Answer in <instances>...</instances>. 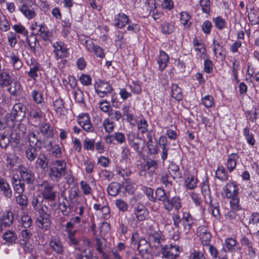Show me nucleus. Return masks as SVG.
<instances>
[{"mask_svg": "<svg viewBox=\"0 0 259 259\" xmlns=\"http://www.w3.org/2000/svg\"><path fill=\"white\" fill-rule=\"evenodd\" d=\"M26 41L32 52L36 54V48L39 45V40L36 36L33 34L26 38Z\"/></svg>", "mask_w": 259, "mask_h": 259, "instance_id": "31", "label": "nucleus"}, {"mask_svg": "<svg viewBox=\"0 0 259 259\" xmlns=\"http://www.w3.org/2000/svg\"><path fill=\"white\" fill-rule=\"evenodd\" d=\"M54 48V52L56 55L57 59L66 57L68 54V49L65 46L64 44L61 42H56L53 45Z\"/></svg>", "mask_w": 259, "mask_h": 259, "instance_id": "13", "label": "nucleus"}, {"mask_svg": "<svg viewBox=\"0 0 259 259\" xmlns=\"http://www.w3.org/2000/svg\"><path fill=\"white\" fill-rule=\"evenodd\" d=\"M171 96L177 101H181L183 99L182 90L177 84H172Z\"/></svg>", "mask_w": 259, "mask_h": 259, "instance_id": "39", "label": "nucleus"}, {"mask_svg": "<svg viewBox=\"0 0 259 259\" xmlns=\"http://www.w3.org/2000/svg\"><path fill=\"white\" fill-rule=\"evenodd\" d=\"M202 11L203 13L208 14L210 12V1L209 0H200Z\"/></svg>", "mask_w": 259, "mask_h": 259, "instance_id": "62", "label": "nucleus"}, {"mask_svg": "<svg viewBox=\"0 0 259 259\" xmlns=\"http://www.w3.org/2000/svg\"><path fill=\"white\" fill-rule=\"evenodd\" d=\"M162 257L168 259H177L179 257L180 247L179 245L167 244L161 246Z\"/></svg>", "mask_w": 259, "mask_h": 259, "instance_id": "4", "label": "nucleus"}, {"mask_svg": "<svg viewBox=\"0 0 259 259\" xmlns=\"http://www.w3.org/2000/svg\"><path fill=\"white\" fill-rule=\"evenodd\" d=\"M38 151L39 150L28 145L25 151V155L27 160L30 162L34 161L38 157Z\"/></svg>", "mask_w": 259, "mask_h": 259, "instance_id": "28", "label": "nucleus"}, {"mask_svg": "<svg viewBox=\"0 0 259 259\" xmlns=\"http://www.w3.org/2000/svg\"><path fill=\"white\" fill-rule=\"evenodd\" d=\"M148 240L151 244H152L154 246L157 248L164 240V238L162 233L158 231L150 234L148 236Z\"/></svg>", "mask_w": 259, "mask_h": 259, "instance_id": "20", "label": "nucleus"}, {"mask_svg": "<svg viewBox=\"0 0 259 259\" xmlns=\"http://www.w3.org/2000/svg\"><path fill=\"white\" fill-rule=\"evenodd\" d=\"M212 21L216 27L220 30L223 29L225 27L226 21L221 16L213 18Z\"/></svg>", "mask_w": 259, "mask_h": 259, "instance_id": "55", "label": "nucleus"}, {"mask_svg": "<svg viewBox=\"0 0 259 259\" xmlns=\"http://www.w3.org/2000/svg\"><path fill=\"white\" fill-rule=\"evenodd\" d=\"M237 244V241L233 238H229L225 240V246L229 251H235V247Z\"/></svg>", "mask_w": 259, "mask_h": 259, "instance_id": "49", "label": "nucleus"}, {"mask_svg": "<svg viewBox=\"0 0 259 259\" xmlns=\"http://www.w3.org/2000/svg\"><path fill=\"white\" fill-rule=\"evenodd\" d=\"M31 96L33 100L37 104H42L44 103V98L41 92L34 90H32L31 93Z\"/></svg>", "mask_w": 259, "mask_h": 259, "instance_id": "48", "label": "nucleus"}, {"mask_svg": "<svg viewBox=\"0 0 259 259\" xmlns=\"http://www.w3.org/2000/svg\"><path fill=\"white\" fill-rule=\"evenodd\" d=\"M103 125L106 132L110 133L113 131L114 123L110 121L109 118H106L104 120Z\"/></svg>", "mask_w": 259, "mask_h": 259, "instance_id": "56", "label": "nucleus"}, {"mask_svg": "<svg viewBox=\"0 0 259 259\" xmlns=\"http://www.w3.org/2000/svg\"><path fill=\"white\" fill-rule=\"evenodd\" d=\"M3 238L6 241L5 244L12 245L15 243L17 237L14 232L9 230L3 234Z\"/></svg>", "mask_w": 259, "mask_h": 259, "instance_id": "34", "label": "nucleus"}, {"mask_svg": "<svg viewBox=\"0 0 259 259\" xmlns=\"http://www.w3.org/2000/svg\"><path fill=\"white\" fill-rule=\"evenodd\" d=\"M18 171L20 174V179L22 181L27 184H32L35 180L34 173L31 170L23 165H19Z\"/></svg>", "mask_w": 259, "mask_h": 259, "instance_id": "6", "label": "nucleus"}, {"mask_svg": "<svg viewBox=\"0 0 259 259\" xmlns=\"http://www.w3.org/2000/svg\"><path fill=\"white\" fill-rule=\"evenodd\" d=\"M149 153L151 154H156L158 153V148L156 142H153L150 138L147 142Z\"/></svg>", "mask_w": 259, "mask_h": 259, "instance_id": "52", "label": "nucleus"}, {"mask_svg": "<svg viewBox=\"0 0 259 259\" xmlns=\"http://www.w3.org/2000/svg\"><path fill=\"white\" fill-rule=\"evenodd\" d=\"M213 98L211 96L206 95L202 99V104L206 108H209L213 104Z\"/></svg>", "mask_w": 259, "mask_h": 259, "instance_id": "63", "label": "nucleus"}, {"mask_svg": "<svg viewBox=\"0 0 259 259\" xmlns=\"http://www.w3.org/2000/svg\"><path fill=\"white\" fill-rule=\"evenodd\" d=\"M16 200L17 203L21 206L22 208L26 207L28 205L27 197L25 195L22 194H18V195L16 196Z\"/></svg>", "mask_w": 259, "mask_h": 259, "instance_id": "50", "label": "nucleus"}, {"mask_svg": "<svg viewBox=\"0 0 259 259\" xmlns=\"http://www.w3.org/2000/svg\"><path fill=\"white\" fill-rule=\"evenodd\" d=\"M42 117V113L40 111H37L35 109H31L28 113L29 119L32 122V124L36 126L40 122Z\"/></svg>", "mask_w": 259, "mask_h": 259, "instance_id": "19", "label": "nucleus"}, {"mask_svg": "<svg viewBox=\"0 0 259 259\" xmlns=\"http://www.w3.org/2000/svg\"><path fill=\"white\" fill-rule=\"evenodd\" d=\"M114 25L119 28H121L129 22L128 17L123 13H119L115 16Z\"/></svg>", "mask_w": 259, "mask_h": 259, "instance_id": "25", "label": "nucleus"}, {"mask_svg": "<svg viewBox=\"0 0 259 259\" xmlns=\"http://www.w3.org/2000/svg\"><path fill=\"white\" fill-rule=\"evenodd\" d=\"M93 207L96 210H101L104 218L107 219L109 217L110 209L109 207L106 205V203H104L103 202L102 204L101 203L95 204Z\"/></svg>", "mask_w": 259, "mask_h": 259, "instance_id": "36", "label": "nucleus"}, {"mask_svg": "<svg viewBox=\"0 0 259 259\" xmlns=\"http://www.w3.org/2000/svg\"><path fill=\"white\" fill-rule=\"evenodd\" d=\"M42 186L44 188L42 192V195L44 199L48 201H54L57 195V192L54 189V185L47 181H44Z\"/></svg>", "mask_w": 259, "mask_h": 259, "instance_id": "5", "label": "nucleus"}, {"mask_svg": "<svg viewBox=\"0 0 259 259\" xmlns=\"http://www.w3.org/2000/svg\"><path fill=\"white\" fill-rule=\"evenodd\" d=\"M168 60L169 57L166 53L163 51H160L157 59L159 70L163 71L166 67Z\"/></svg>", "mask_w": 259, "mask_h": 259, "instance_id": "30", "label": "nucleus"}, {"mask_svg": "<svg viewBox=\"0 0 259 259\" xmlns=\"http://www.w3.org/2000/svg\"><path fill=\"white\" fill-rule=\"evenodd\" d=\"M226 195L228 197L231 198L230 205L231 208L234 210H239L240 209L239 205V200L237 196V191L234 188L233 192L232 193L229 189L227 188L226 190Z\"/></svg>", "mask_w": 259, "mask_h": 259, "instance_id": "15", "label": "nucleus"}, {"mask_svg": "<svg viewBox=\"0 0 259 259\" xmlns=\"http://www.w3.org/2000/svg\"><path fill=\"white\" fill-rule=\"evenodd\" d=\"M38 34L40 36L42 39L45 41L49 40L51 34L47 27L45 25L42 24L38 25Z\"/></svg>", "mask_w": 259, "mask_h": 259, "instance_id": "38", "label": "nucleus"}, {"mask_svg": "<svg viewBox=\"0 0 259 259\" xmlns=\"http://www.w3.org/2000/svg\"><path fill=\"white\" fill-rule=\"evenodd\" d=\"M111 138H113V139H115L118 143L120 144H122L125 142V137L123 134L121 133H115L114 135L107 137L106 140H108V139H110V142H111Z\"/></svg>", "mask_w": 259, "mask_h": 259, "instance_id": "54", "label": "nucleus"}, {"mask_svg": "<svg viewBox=\"0 0 259 259\" xmlns=\"http://www.w3.org/2000/svg\"><path fill=\"white\" fill-rule=\"evenodd\" d=\"M94 88L96 92L101 97H104L112 91V88L109 82L101 80H99L96 82Z\"/></svg>", "mask_w": 259, "mask_h": 259, "instance_id": "7", "label": "nucleus"}, {"mask_svg": "<svg viewBox=\"0 0 259 259\" xmlns=\"http://www.w3.org/2000/svg\"><path fill=\"white\" fill-rule=\"evenodd\" d=\"M163 204L164 209L167 211H171L173 208L178 211L182 207L180 199L177 196L170 198L169 196Z\"/></svg>", "mask_w": 259, "mask_h": 259, "instance_id": "10", "label": "nucleus"}, {"mask_svg": "<svg viewBox=\"0 0 259 259\" xmlns=\"http://www.w3.org/2000/svg\"><path fill=\"white\" fill-rule=\"evenodd\" d=\"M169 171L170 172H173L174 174L175 175V177L178 178H182V175L181 172H180V168L179 166L176 164L175 163H171L169 167Z\"/></svg>", "mask_w": 259, "mask_h": 259, "instance_id": "64", "label": "nucleus"}, {"mask_svg": "<svg viewBox=\"0 0 259 259\" xmlns=\"http://www.w3.org/2000/svg\"><path fill=\"white\" fill-rule=\"evenodd\" d=\"M161 28L162 32L165 34H171L175 30L174 25L171 23H164Z\"/></svg>", "mask_w": 259, "mask_h": 259, "instance_id": "45", "label": "nucleus"}, {"mask_svg": "<svg viewBox=\"0 0 259 259\" xmlns=\"http://www.w3.org/2000/svg\"><path fill=\"white\" fill-rule=\"evenodd\" d=\"M10 85L8 89L9 93L11 95L14 96L19 95L21 89V84L19 82L15 81L14 82L13 81V83Z\"/></svg>", "mask_w": 259, "mask_h": 259, "instance_id": "37", "label": "nucleus"}, {"mask_svg": "<svg viewBox=\"0 0 259 259\" xmlns=\"http://www.w3.org/2000/svg\"><path fill=\"white\" fill-rule=\"evenodd\" d=\"M30 61V68L28 72V75L35 80L38 76L37 71L39 70L40 65L34 58L31 59Z\"/></svg>", "mask_w": 259, "mask_h": 259, "instance_id": "23", "label": "nucleus"}, {"mask_svg": "<svg viewBox=\"0 0 259 259\" xmlns=\"http://www.w3.org/2000/svg\"><path fill=\"white\" fill-rule=\"evenodd\" d=\"M201 192L204 198H205L206 196H208L209 199L210 198V191L207 181L203 182L202 183Z\"/></svg>", "mask_w": 259, "mask_h": 259, "instance_id": "59", "label": "nucleus"}, {"mask_svg": "<svg viewBox=\"0 0 259 259\" xmlns=\"http://www.w3.org/2000/svg\"><path fill=\"white\" fill-rule=\"evenodd\" d=\"M12 184L15 192L17 194L23 193L25 190V184L20 179L13 177Z\"/></svg>", "mask_w": 259, "mask_h": 259, "instance_id": "32", "label": "nucleus"}, {"mask_svg": "<svg viewBox=\"0 0 259 259\" xmlns=\"http://www.w3.org/2000/svg\"><path fill=\"white\" fill-rule=\"evenodd\" d=\"M67 173L66 162L65 160H56L50 165L49 178L53 181L58 182Z\"/></svg>", "mask_w": 259, "mask_h": 259, "instance_id": "1", "label": "nucleus"}, {"mask_svg": "<svg viewBox=\"0 0 259 259\" xmlns=\"http://www.w3.org/2000/svg\"><path fill=\"white\" fill-rule=\"evenodd\" d=\"M24 132L20 131V128L18 126L13 127L11 130L10 137L11 139L15 142L18 141Z\"/></svg>", "mask_w": 259, "mask_h": 259, "instance_id": "43", "label": "nucleus"}, {"mask_svg": "<svg viewBox=\"0 0 259 259\" xmlns=\"http://www.w3.org/2000/svg\"><path fill=\"white\" fill-rule=\"evenodd\" d=\"M48 166L49 159L47 156L44 154L39 155L35 162V167L45 172L47 171Z\"/></svg>", "mask_w": 259, "mask_h": 259, "instance_id": "14", "label": "nucleus"}, {"mask_svg": "<svg viewBox=\"0 0 259 259\" xmlns=\"http://www.w3.org/2000/svg\"><path fill=\"white\" fill-rule=\"evenodd\" d=\"M127 141L130 145L139 154H142L145 147V141L136 134L130 132L127 135Z\"/></svg>", "mask_w": 259, "mask_h": 259, "instance_id": "3", "label": "nucleus"}, {"mask_svg": "<svg viewBox=\"0 0 259 259\" xmlns=\"http://www.w3.org/2000/svg\"><path fill=\"white\" fill-rule=\"evenodd\" d=\"M197 235L199 237L203 245H208L210 241L211 235L205 226H200L197 230Z\"/></svg>", "mask_w": 259, "mask_h": 259, "instance_id": "11", "label": "nucleus"}, {"mask_svg": "<svg viewBox=\"0 0 259 259\" xmlns=\"http://www.w3.org/2000/svg\"><path fill=\"white\" fill-rule=\"evenodd\" d=\"M158 163L155 160L148 159L143 166L144 170L149 172H154L158 168Z\"/></svg>", "mask_w": 259, "mask_h": 259, "instance_id": "35", "label": "nucleus"}, {"mask_svg": "<svg viewBox=\"0 0 259 259\" xmlns=\"http://www.w3.org/2000/svg\"><path fill=\"white\" fill-rule=\"evenodd\" d=\"M26 107L22 103H18L14 104L11 113L6 115L5 118L8 120L20 121L22 120L26 116Z\"/></svg>", "mask_w": 259, "mask_h": 259, "instance_id": "2", "label": "nucleus"}, {"mask_svg": "<svg viewBox=\"0 0 259 259\" xmlns=\"http://www.w3.org/2000/svg\"><path fill=\"white\" fill-rule=\"evenodd\" d=\"M53 106L56 112L61 114L62 110L64 108L63 100L60 98H57L54 101Z\"/></svg>", "mask_w": 259, "mask_h": 259, "instance_id": "53", "label": "nucleus"}, {"mask_svg": "<svg viewBox=\"0 0 259 259\" xmlns=\"http://www.w3.org/2000/svg\"><path fill=\"white\" fill-rule=\"evenodd\" d=\"M238 158L239 156L236 153H231L228 156L226 165L230 172H232L235 168L236 161Z\"/></svg>", "mask_w": 259, "mask_h": 259, "instance_id": "27", "label": "nucleus"}, {"mask_svg": "<svg viewBox=\"0 0 259 259\" xmlns=\"http://www.w3.org/2000/svg\"><path fill=\"white\" fill-rule=\"evenodd\" d=\"M151 243L145 239H141L138 243V250L142 258L149 259L151 256Z\"/></svg>", "mask_w": 259, "mask_h": 259, "instance_id": "8", "label": "nucleus"}, {"mask_svg": "<svg viewBox=\"0 0 259 259\" xmlns=\"http://www.w3.org/2000/svg\"><path fill=\"white\" fill-rule=\"evenodd\" d=\"M143 191L149 200L152 202L156 201V198L154 195V190L153 189L145 187L143 188Z\"/></svg>", "mask_w": 259, "mask_h": 259, "instance_id": "61", "label": "nucleus"}, {"mask_svg": "<svg viewBox=\"0 0 259 259\" xmlns=\"http://www.w3.org/2000/svg\"><path fill=\"white\" fill-rule=\"evenodd\" d=\"M80 187L82 189L83 194L85 195H89L92 194V189L90 186L87 183V182L81 181L80 183Z\"/></svg>", "mask_w": 259, "mask_h": 259, "instance_id": "58", "label": "nucleus"}, {"mask_svg": "<svg viewBox=\"0 0 259 259\" xmlns=\"http://www.w3.org/2000/svg\"><path fill=\"white\" fill-rule=\"evenodd\" d=\"M13 81V77L8 71L3 70L0 73V87L1 88L9 87Z\"/></svg>", "mask_w": 259, "mask_h": 259, "instance_id": "18", "label": "nucleus"}, {"mask_svg": "<svg viewBox=\"0 0 259 259\" xmlns=\"http://www.w3.org/2000/svg\"><path fill=\"white\" fill-rule=\"evenodd\" d=\"M156 195L158 197L159 201L162 202V203L166 200V199L169 196V193H166L164 190L161 188H158L156 190Z\"/></svg>", "mask_w": 259, "mask_h": 259, "instance_id": "51", "label": "nucleus"}, {"mask_svg": "<svg viewBox=\"0 0 259 259\" xmlns=\"http://www.w3.org/2000/svg\"><path fill=\"white\" fill-rule=\"evenodd\" d=\"M41 134L46 138H51L54 136L53 127L48 123H43L39 126Z\"/></svg>", "mask_w": 259, "mask_h": 259, "instance_id": "33", "label": "nucleus"}, {"mask_svg": "<svg viewBox=\"0 0 259 259\" xmlns=\"http://www.w3.org/2000/svg\"><path fill=\"white\" fill-rule=\"evenodd\" d=\"M50 217L51 215H49L48 217H39V218L37 220V222L39 224L38 226L40 228L47 230L50 225Z\"/></svg>", "mask_w": 259, "mask_h": 259, "instance_id": "42", "label": "nucleus"}, {"mask_svg": "<svg viewBox=\"0 0 259 259\" xmlns=\"http://www.w3.org/2000/svg\"><path fill=\"white\" fill-rule=\"evenodd\" d=\"M29 145L39 150L45 145V142L41 139L38 133L30 132L28 135Z\"/></svg>", "mask_w": 259, "mask_h": 259, "instance_id": "9", "label": "nucleus"}, {"mask_svg": "<svg viewBox=\"0 0 259 259\" xmlns=\"http://www.w3.org/2000/svg\"><path fill=\"white\" fill-rule=\"evenodd\" d=\"M197 180L194 176H191L187 178L186 185L189 189H193L196 187Z\"/></svg>", "mask_w": 259, "mask_h": 259, "instance_id": "57", "label": "nucleus"}, {"mask_svg": "<svg viewBox=\"0 0 259 259\" xmlns=\"http://www.w3.org/2000/svg\"><path fill=\"white\" fill-rule=\"evenodd\" d=\"M120 186L117 183H112L109 185L107 191L110 195L115 196L119 193Z\"/></svg>", "mask_w": 259, "mask_h": 259, "instance_id": "47", "label": "nucleus"}, {"mask_svg": "<svg viewBox=\"0 0 259 259\" xmlns=\"http://www.w3.org/2000/svg\"><path fill=\"white\" fill-rule=\"evenodd\" d=\"M49 245L52 249L58 254H62L64 252V247L61 241L58 238L52 237Z\"/></svg>", "mask_w": 259, "mask_h": 259, "instance_id": "17", "label": "nucleus"}, {"mask_svg": "<svg viewBox=\"0 0 259 259\" xmlns=\"http://www.w3.org/2000/svg\"><path fill=\"white\" fill-rule=\"evenodd\" d=\"M189 259H205L203 251L194 249L189 255Z\"/></svg>", "mask_w": 259, "mask_h": 259, "instance_id": "60", "label": "nucleus"}, {"mask_svg": "<svg viewBox=\"0 0 259 259\" xmlns=\"http://www.w3.org/2000/svg\"><path fill=\"white\" fill-rule=\"evenodd\" d=\"M147 213V209L144 205L141 204H137L135 209V214L138 221H144L146 219Z\"/></svg>", "mask_w": 259, "mask_h": 259, "instance_id": "22", "label": "nucleus"}, {"mask_svg": "<svg viewBox=\"0 0 259 259\" xmlns=\"http://www.w3.org/2000/svg\"><path fill=\"white\" fill-rule=\"evenodd\" d=\"M14 222V213L11 210L6 211L0 218V225L2 227H9Z\"/></svg>", "mask_w": 259, "mask_h": 259, "instance_id": "16", "label": "nucleus"}, {"mask_svg": "<svg viewBox=\"0 0 259 259\" xmlns=\"http://www.w3.org/2000/svg\"><path fill=\"white\" fill-rule=\"evenodd\" d=\"M78 123L84 131L88 132H93L94 127L91 123L88 114L79 115L78 118Z\"/></svg>", "mask_w": 259, "mask_h": 259, "instance_id": "12", "label": "nucleus"}, {"mask_svg": "<svg viewBox=\"0 0 259 259\" xmlns=\"http://www.w3.org/2000/svg\"><path fill=\"white\" fill-rule=\"evenodd\" d=\"M215 176L218 179L222 181H227L228 178V175L225 167L222 165L218 166L215 172Z\"/></svg>", "mask_w": 259, "mask_h": 259, "instance_id": "41", "label": "nucleus"}, {"mask_svg": "<svg viewBox=\"0 0 259 259\" xmlns=\"http://www.w3.org/2000/svg\"><path fill=\"white\" fill-rule=\"evenodd\" d=\"M96 249L100 253L102 254L105 259H107V255L104 253V249L105 246V241L103 238H97L96 240Z\"/></svg>", "mask_w": 259, "mask_h": 259, "instance_id": "44", "label": "nucleus"}, {"mask_svg": "<svg viewBox=\"0 0 259 259\" xmlns=\"http://www.w3.org/2000/svg\"><path fill=\"white\" fill-rule=\"evenodd\" d=\"M19 157L14 154L7 155L6 158L7 166L12 168L18 162Z\"/></svg>", "mask_w": 259, "mask_h": 259, "instance_id": "40", "label": "nucleus"}, {"mask_svg": "<svg viewBox=\"0 0 259 259\" xmlns=\"http://www.w3.org/2000/svg\"><path fill=\"white\" fill-rule=\"evenodd\" d=\"M182 223L185 230L187 231L190 230L194 222L189 213L187 212H183L182 217Z\"/></svg>", "mask_w": 259, "mask_h": 259, "instance_id": "29", "label": "nucleus"}, {"mask_svg": "<svg viewBox=\"0 0 259 259\" xmlns=\"http://www.w3.org/2000/svg\"><path fill=\"white\" fill-rule=\"evenodd\" d=\"M0 192L2 195L8 198L12 196V191L7 181L0 177Z\"/></svg>", "mask_w": 259, "mask_h": 259, "instance_id": "21", "label": "nucleus"}, {"mask_svg": "<svg viewBox=\"0 0 259 259\" xmlns=\"http://www.w3.org/2000/svg\"><path fill=\"white\" fill-rule=\"evenodd\" d=\"M47 150L51 153L56 158H59L61 156V150L57 144H53L52 141H50L48 144L45 146Z\"/></svg>", "mask_w": 259, "mask_h": 259, "instance_id": "24", "label": "nucleus"}, {"mask_svg": "<svg viewBox=\"0 0 259 259\" xmlns=\"http://www.w3.org/2000/svg\"><path fill=\"white\" fill-rule=\"evenodd\" d=\"M213 52L217 57L224 58L225 56L223 54L224 48L221 46L219 42H217L215 40H213Z\"/></svg>", "mask_w": 259, "mask_h": 259, "instance_id": "46", "label": "nucleus"}, {"mask_svg": "<svg viewBox=\"0 0 259 259\" xmlns=\"http://www.w3.org/2000/svg\"><path fill=\"white\" fill-rule=\"evenodd\" d=\"M32 5L20 6L19 10L28 19H31L35 16V12L31 8Z\"/></svg>", "mask_w": 259, "mask_h": 259, "instance_id": "26", "label": "nucleus"}]
</instances>
